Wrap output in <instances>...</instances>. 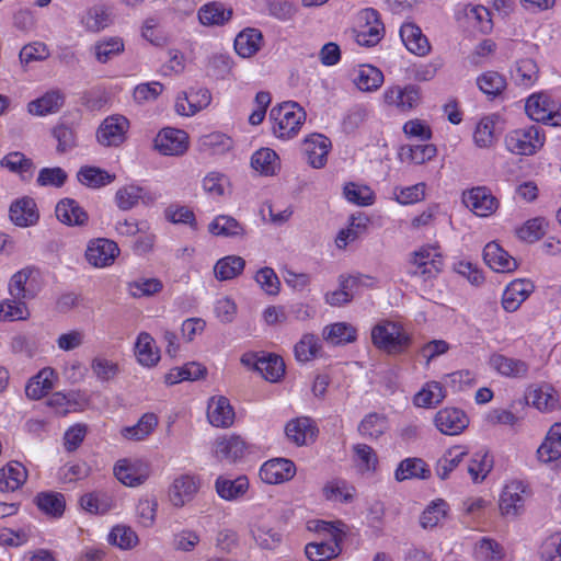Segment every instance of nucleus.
Segmentation results:
<instances>
[{"mask_svg": "<svg viewBox=\"0 0 561 561\" xmlns=\"http://www.w3.org/2000/svg\"><path fill=\"white\" fill-rule=\"evenodd\" d=\"M0 165L12 173L19 174L24 181L30 180L33 175L34 164L32 160L19 151L4 156L0 161Z\"/></svg>", "mask_w": 561, "mask_h": 561, "instance_id": "de8ad7c7", "label": "nucleus"}, {"mask_svg": "<svg viewBox=\"0 0 561 561\" xmlns=\"http://www.w3.org/2000/svg\"><path fill=\"white\" fill-rule=\"evenodd\" d=\"M382 99L387 106L408 113L421 103V90L414 84L391 85L383 91Z\"/></svg>", "mask_w": 561, "mask_h": 561, "instance_id": "1a4fd4ad", "label": "nucleus"}, {"mask_svg": "<svg viewBox=\"0 0 561 561\" xmlns=\"http://www.w3.org/2000/svg\"><path fill=\"white\" fill-rule=\"evenodd\" d=\"M483 260L497 273H510L517 268V261L496 242H489L484 247Z\"/></svg>", "mask_w": 561, "mask_h": 561, "instance_id": "b1692460", "label": "nucleus"}, {"mask_svg": "<svg viewBox=\"0 0 561 561\" xmlns=\"http://www.w3.org/2000/svg\"><path fill=\"white\" fill-rule=\"evenodd\" d=\"M255 369L268 381L279 380L285 373L282 357L273 354L260 356L255 360Z\"/></svg>", "mask_w": 561, "mask_h": 561, "instance_id": "8fccbe9b", "label": "nucleus"}, {"mask_svg": "<svg viewBox=\"0 0 561 561\" xmlns=\"http://www.w3.org/2000/svg\"><path fill=\"white\" fill-rule=\"evenodd\" d=\"M245 450V443L240 436H221L214 444V454L219 460L236 461Z\"/></svg>", "mask_w": 561, "mask_h": 561, "instance_id": "cd10ccee", "label": "nucleus"}, {"mask_svg": "<svg viewBox=\"0 0 561 561\" xmlns=\"http://www.w3.org/2000/svg\"><path fill=\"white\" fill-rule=\"evenodd\" d=\"M323 339L333 344L341 345L352 343L357 337V330L350 323L336 322L325 325L322 331Z\"/></svg>", "mask_w": 561, "mask_h": 561, "instance_id": "a19ab883", "label": "nucleus"}, {"mask_svg": "<svg viewBox=\"0 0 561 561\" xmlns=\"http://www.w3.org/2000/svg\"><path fill=\"white\" fill-rule=\"evenodd\" d=\"M64 103L62 95L57 91H50L43 96L31 101L27 104V111L32 115L45 116L57 112Z\"/></svg>", "mask_w": 561, "mask_h": 561, "instance_id": "09e8293b", "label": "nucleus"}, {"mask_svg": "<svg viewBox=\"0 0 561 561\" xmlns=\"http://www.w3.org/2000/svg\"><path fill=\"white\" fill-rule=\"evenodd\" d=\"M158 419L153 413L144 414L137 424L122 430L123 437L130 440H142L148 437L157 427Z\"/></svg>", "mask_w": 561, "mask_h": 561, "instance_id": "6e6d98bb", "label": "nucleus"}, {"mask_svg": "<svg viewBox=\"0 0 561 561\" xmlns=\"http://www.w3.org/2000/svg\"><path fill=\"white\" fill-rule=\"evenodd\" d=\"M201 488V480L194 474L176 477L169 488L168 496L174 507H183L192 502Z\"/></svg>", "mask_w": 561, "mask_h": 561, "instance_id": "ddd939ff", "label": "nucleus"}, {"mask_svg": "<svg viewBox=\"0 0 561 561\" xmlns=\"http://www.w3.org/2000/svg\"><path fill=\"white\" fill-rule=\"evenodd\" d=\"M11 221L19 227H31L39 219L38 209L32 197L23 196L15 199L9 209Z\"/></svg>", "mask_w": 561, "mask_h": 561, "instance_id": "aec40b11", "label": "nucleus"}, {"mask_svg": "<svg viewBox=\"0 0 561 561\" xmlns=\"http://www.w3.org/2000/svg\"><path fill=\"white\" fill-rule=\"evenodd\" d=\"M400 37L407 49L416 56H425L431 50L427 37L414 23L408 22L402 24L400 27Z\"/></svg>", "mask_w": 561, "mask_h": 561, "instance_id": "393cba45", "label": "nucleus"}, {"mask_svg": "<svg viewBox=\"0 0 561 561\" xmlns=\"http://www.w3.org/2000/svg\"><path fill=\"white\" fill-rule=\"evenodd\" d=\"M314 422L307 416L290 420L285 427V434L289 442L297 446L311 444L317 436Z\"/></svg>", "mask_w": 561, "mask_h": 561, "instance_id": "412c9836", "label": "nucleus"}, {"mask_svg": "<svg viewBox=\"0 0 561 561\" xmlns=\"http://www.w3.org/2000/svg\"><path fill=\"white\" fill-rule=\"evenodd\" d=\"M80 504L83 510L93 514H106L117 506L114 496L104 491L84 494L80 499Z\"/></svg>", "mask_w": 561, "mask_h": 561, "instance_id": "e433bc0d", "label": "nucleus"}, {"mask_svg": "<svg viewBox=\"0 0 561 561\" xmlns=\"http://www.w3.org/2000/svg\"><path fill=\"white\" fill-rule=\"evenodd\" d=\"M135 354L140 365L145 367L156 366L160 359V353L156 346L153 337L147 333L141 332L136 341Z\"/></svg>", "mask_w": 561, "mask_h": 561, "instance_id": "c9c22d12", "label": "nucleus"}, {"mask_svg": "<svg viewBox=\"0 0 561 561\" xmlns=\"http://www.w3.org/2000/svg\"><path fill=\"white\" fill-rule=\"evenodd\" d=\"M531 494L527 482L518 479L507 481L499 497L500 515L510 519L518 518L524 514L526 501Z\"/></svg>", "mask_w": 561, "mask_h": 561, "instance_id": "20e7f679", "label": "nucleus"}, {"mask_svg": "<svg viewBox=\"0 0 561 561\" xmlns=\"http://www.w3.org/2000/svg\"><path fill=\"white\" fill-rule=\"evenodd\" d=\"M234 410L228 398L224 396H214L207 403V420L219 428L230 427L234 422Z\"/></svg>", "mask_w": 561, "mask_h": 561, "instance_id": "6ab92c4d", "label": "nucleus"}, {"mask_svg": "<svg viewBox=\"0 0 561 561\" xmlns=\"http://www.w3.org/2000/svg\"><path fill=\"white\" fill-rule=\"evenodd\" d=\"M324 497L329 501L350 503L355 495V488L344 480H333L323 488Z\"/></svg>", "mask_w": 561, "mask_h": 561, "instance_id": "338daca9", "label": "nucleus"}, {"mask_svg": "<svg viewBox=\"0 0 561 561\" xmlns=\"http://www.w3.org/2000/svg\"><path fill=\"white\" fill-rule=\"evenodd\" d=\"M321 343L317 335L306 333L296 343L294 352L298 362L306 363L316 358L321 352Z\"/></svg>", "mask_w": 561, "mask_h": 561, "instance_id": "680f3d73", "label": "nucleus"}, {"mask_svg": "<svg viewBox=\"0 0 561 561\" xmlns=\"http://www.w3.org/2000/svg\"><path fill=\"white\" fill-rule=\"evenodd\" d=\"M208 230L214 236L238 237L244 233V229L234 218L230 216H217L208 226Z\"/></svg>", "mask_w": 561, "mask_h": 561, "instance_id": "69168bd1", "label": "nucleus"}, {"mask_svg": "<svg viewBox=\"0 0 561 561\" xmlns=\"http://www.w3.org/2000/svg\"><path fill=\"white\" fill-rule=\"evenodd\" d=\"M368 218L353 215L350 219V226L339 232L335 243L337 248H345L350 242L355 241L367 229Z\"/></svg>", "mask_w": 561, "mask_h": 561, "instance_id": "e2e57ef3", "label": "nucleus"}, {"mask_svg": "<svg viewBox=\"0 0 561 561\" xmlns=\"http://www.w3.org/2000/svg\"><path fill=\"white\" fill-rule=\"evenodd\" d=\"M251 535L262 549H275L280 542V535L273 527L255 522L251 524Z\"/></svg>", "mask_w": 561, "mask_h": 561, "instance_id": "052dcab7", "label": "nucleus"}, {"mask_svg": "<svg viewBox=\"0 0 561 561\" xmlns=\"http://www.w3.org/2000/svg\"><path fill=\"white\" fill-rule=\"evenodd\" d=\"M430 469L421 458H407L402 460L394 471V478L401 482L408 479H426Z\"/></svg>", "mask_w": 561, "mask_h": 561, "instance_id": "37998d69", "label": "nucleus"}, {"mask_svg": "<svg viewBox=\"0 0 561 561\" xmlns=\"http://www.w3.org/2000/svg\"><path fill=\"white\" fill-rule=\"evenodd\" d=\"M55 371L47 367L33 377L25 387V393L30 399L38 400L54 388Z\"/></svg>", "mask_w": 561, "mask_h": 561, "instance_id": "58836bf2", "label": "nucleus"}, {"mask_svg": "<svg viewBox=\"0 0 561 561\" xmlns=\"http://www.w3.org/2000/svg\"><path fill=\"white\" fill-rule=\"evenodd\" d=\"M232 16V10L221 2H209L198 10V20L206 26H221Z\"/></svg>", "mask_w": 561, "mask_h": 561, "instance_id": "473e14b6", "label": "nucleus"}, {"mask_svg": "<svg viewBox=\"0 0 561 561\" xmlns=\"http://www.w3.org/2000/svg\"><path fill=\"white\" fill-rule=\"evenodd\" d=\"M342 526L341 522L335 524L324 520L317 522L316 531L323 535V538L306 546V557L310 561H329L337 557L342 551L341 541L345 534Z\"/></svg>", "mask_w": 561, "mask_h": 561, "instance_id": "f03ea898", "label": "nucleus"}, {"mask_svg": "<svg viewBox=\"0 0 561 561\" xmlns=\"http://www.w3.org/2000/svg\"><path fill=\"white\" fill-rule=\"evenodd\" d=\"M545 134L538 126L530 125L508 131L504 142L506 149L518 156H533L545 145Z\"/></svg>", "mask_w": 561, "mask_h": 561, "instance_id": "39448f33", "label": "nucleus"}, {"mask_svg": "<svg viewBox=\"0 0 561 561\" xmlns=\"http://www.w3.org/2000/svg\"><path fill=\"white\" fill-rule=\"evenodd\" d=\"M215 489L222 500L237 501L248 492L249 480L245 476H240L236 479L220 476L216 479Z\"/></svg>", "mask_w": 561, "mask_h": 561, "instance_id": "c85d7f7f", "label": "nucleus"}, {"mask_svg": "<svg viewBox=\"0 0 561 561\" xmlns=\"http://www.w3.org/2000/svg\"><path fill=\"white\" fill-rule=\"evenodd\" d=\"M489 363L496 373L507 378H526L529 371V365L525 360L502 354H493Z\"/></svg>", "mask_w": 561, "mask_h": 561, "instance_id": "a878e982", "label": "nucleus"}, {"mask_svg": "<svg viewBox=\"0 0 561 561\" xmlns=\"http://www.w3.org/2000/svg\"><path fill=\"white\" fill-rule=\"evenodd\" d=\"M436 147L431 144L402 146L399 152L401 161L423 164L436 156Z\"/></svg>", "mask_w": 561, "mask_h": 561, "instance_id": "864d4df0", "label": "nucleus"}, {"mask_svg": "<svg viewBox=\"0 0 561 561\" xmlns=\"http://www.w3.org/2000/svg\"><path fill=\"white\" fill-rule=\"evenodd\" d=\"M331 141L321 134H312L304 141V151L308 163L316 169L322 168L327 163Z\"/></svg>", "mask_w": 561, "mask_h": 561, "instance_id": "4be33fe9", "label": "nucleus"}, {"mask_svg": "<svg viewBox=\"0 0 561 561\" xmlns=\"http://www.w3.org/2000/svg\"><path fill=\"white\" fill-rule=\"evenodd\" d=\"M270 118L274 136L287 140L300 131L306 121V112L298 103L288 101L274 106L270 112Z\"/></svg>", "mask_w": 561, "mask_h": 561, "instance_id": "7ed1b4c3", "label": "nucleus"}, {"mask_svg": "<svg viewBox=\"0 0 561 561\" xmlns=\"http://www.w3.org/2000/svg\"><path fill=\"white\" fill-rule=\"evenodd\" d=\"M445 398L446 391L443 385L432 380L425 382L414 394L413 404L417 408L432 409L442 403Z\"/></svg>", "mask_w": 561, "mask_h": 561, "instance_id": "2f4dec72", "label": "nucleus"}, {"mask_svg": "<svg viewBox=\"0 0 561 561\" xmlns=\"http://www.w3.org/2000/svg\"><path fill=\"white\" fill-rule=\"evenodd\" d=\"M527 400L539 411H551L559 403L557 390L549 383H542L530 390Z\"/></svg>", "mask_w": 561, "mask_h": 561, "instance_id": "f704fd0d", "label": "nucleus"}, {"mask_svg": "<svg viewBox=\"0 0 561 561\" xmlns=\"http://www.w3.org/2000/svg\"><path fill=\"white\" fill-rule=\"evenodd\" d=\"M30 317V311L23 299H4L0 302L1 321H21Z\"/></svg>", "mask_w": 561, "mask_h": 561, "instance_id": "774afa93", "label": "nucleus"}, {"mask_svg": "<svg viewBox=\"0 0 561 561\" xmlns=\"http://www.w3.org/2000/svg\"><path fill=\"white\" fill-rule=\"evenodd\" d=\"M37 507L51 517H60L66 507L62 494L57 492H41L35 497Z\"/></svg>", "mask_w": 561, "mask_h": 561, "instance_id": "5fc2aeb1", "label": "nucleus"}, {"mask_svg": "<svg viewBox=\"0 0 561 561\" xmlns=\"http://www.w3.org/2000/svg\"><path fill=\"white\" fill-rule=\"evenodd\" d=\"M128 129L129 121L125 116L110 115L96 129V140L103 147H119L126 140Z\"/></svg>", "mask_w": 561, "mask_h": 561, "instance_id": "6e6552de", "label": "nucleus"}, {"mask_svg": "<svg viewBox=\"0 0 561 561\" xmlns=\"http://www.w3.org/2000/svg\"><path fill=\"white\" fill-rule=\"evenodd\" d=\"M114 474L124 485L135 488L147 481L151 468L141 459H121L114 466Z\"/></svg>", "mask_w": 561, "mask_h": 561, "instance_id": "9d476101", "label": "nucleus"}, {"mask_svg": "<svg viewBox=\"0 0 561 561\" xmlns=\"http://www.w3.org/2000/svg\"><path fill=\"white\" fill-rule=\"evenodd\" d=\"M534 290V284L527 279L511 282L502 296V306L508 312L516 311Z\"/></svg>", "mask_w": 561, "mask_h": 561, "instance_id": "5701e85b", "label": "nucleus"}, {"mask_svg": "<svg viewBox=\"0 0 561 561\" xmlns=\"http://www.w3.org/2000/svg\"><path fill=\"white\" fill-rule=\"evenodd\" d=\"M147 195L148 194L144 187L135 184H128L117 190L115 194V202L119 209L129 210L134 208L139 201L145 202Z\"/></svg>", "mask_w": 561, "mask_h": 561, "instance_id": "bf43d9fd", "label": "nucleus"}, {"mask_svg": "<svg viewBox=\"0 0 561 561\" xmlns=\"http://www.w3.org/2000/svg\"><path fill=\"white\" fill-rule=\"evenodd\" d=\"M118 254L117 243L106 238L91 240L85 250L87 261L98 268L112 265Z\"/></svg>", "mask_w": 561, "mask_h": 561, "instance_id": "2eb2a0df", "label": "nucleus"}, {"mask_svg": "<svg viewBox=\"0 0 561 561\" xmlns=\"http://www.w3.org/2000/svg\"><path fill=\"white\" fill-rule=\"evenodd\" d=\"M78 181L92 188H100L111 184L115 180L114 174L96 167H83L77 174Z\"/></svg>", "mask_w": 561, "mask_h": 561, "instance_id": "13d9d810", "label": "nucleus"}, {"mask_svg": "<svg viewBox=\"0 0 561 561\" xmlns=\"http://www.w3.org/2000/svg\"><path fill=\"white\" fill-rule=\"evenodd\" d=\"M541 462H550L561 457V423H554L537 449Z\"/></svg>", "mask_w": 561, "mask_h": 561, "instance_id": "c756f323", "label": "nucleus"}, {"mask_svg": "<svg viewBox=\"0 0 561 561\" xmlns=\"http://www.w3.org/2000/svg\"><path fill=\"white\" fill-rule=\"evenodd\" d=\"M354 463L362 474L374 473L378 467V456L373 447L366 444H356L353 446Z\"/></svg>", "mask_w": 561, "mask_h": 561, "instance_id": "3c124183", "label": "nucleus"}, {"mask_svg": "<svg viewBox=\"0 0 561 561\" xmlns=\"http://www.w3.org/2000/svg\"><path fill=\"white\" fill-rule=\"evenodd\" d=\"M514 82L525 89L531 88L539 79V68L531 58H523L516 61L512 70Z\"/></svg>", "mask_w": 561, "mask_h": 561, "instance_id": "4c0bfd02", "label": "nucleus"}, {"mask_svg": "<svg viewBox=\"0 0 561 561\" xmlns=\"http://www.w3.org/2000/svg\"><path fill=\"white\" fill-rule=\"evenodd\" d=\"M371 343L389 355L404 354L412 344V335L401 322L382 319L371 329Z\"/></svg>", "mask_w": 561, "mask_h": 561, "instance_id": "f257e3e1", "label": "nucleus"}, {"mask_svg": "<svg viewBox=\"0 0 561 561\" xmlns=\"http://www.w3.org/2000/svg\"><path fill=\"white\" fill-rule=\"evenodd\" d=\"M252 168L262 175H274L280 168L277 153L270 148H261L251 157Z\"/></svg>", "mask_w": 561, "mask_h": 561, "instance_id": "ea45409f", "label": "nucleus"}, {"mask_svg": "<svg viewBox=\"0 0 561 561\" xmlns=\"http://www.w3.org/2000/svg\"><path fill=\"white\" fill-rule=\"evenodd\" d=\"M124 51V43L121 37H108L102 41H99L93 46V53L95 59L105 64L112 58L121 55Z\"/></svg>", "mask_w": 561, "mask_h": 561, "instance_id": "0e129e2a", "label": "nucleus"}, {"mask_svg": "<svg viewBox=\"0 0 561 561\" xmlns=\"http://www.w3.org/2000/svg\"><path fill=\"white\" fill-rule=\"evenodd\" d=\"M462 202L467 208L479 217H488L499 207V201L485 186H477L463 192Z\"/></svg>", "mask_w": 561, "mask_h": 561, "instance_id": "4468645a", "label": "nucleus"}, {"mask_svg": "<svg viewBox=\"0 0 561 561\" xmlns=\"http://www.w3.org/2000/svg\"><path fill=\"white\" fill-rule=\"evenodd\" d=\"M188 146L187 133L178 128L165 127L154 138V148L163 156H183Z\"/></svg>", "mask_w": 561, "mask_h": 561, "instance_id": "9b49d317", "label": "nucleus"}, {"mask_svg": "<svg viewBox=\"0 0 561 561\" xmlns=\"http://www.w3.org/2000/svg\"><path fill=\"white\" fill-rule=\"evenodd\" d=\"M35 271L30 267L14 273L9 280V294L14 299H33L38 291L34 277Z\"/></svg>", "mask_w": 561, "mask_h": 561, "instance_id": "a211bd4d", "label": "nucleus"}, {"mask_svg": "<svg viewBox=\"0 0 561 561\" xmlns=\"http://www.w3.org/2000/svg\"><path fill=\"white\" fill-rule=\"evenodd\" d=\"M263 36L257 28H245L234 39V49L243 58L254 56L262 46Z\"/></svg>", "mask_w": 561, "mask_h": 561, "instance_id": "72a5a7b5", "label": "nucleus"}, {"mask_svg": "<svg viewBox=\"0 0 561 561\" xmlns=\"http://www.w3.org/2000/svg\"><path fill=\"white\" fill-rule=\"evenodd\" d=\"M296 473L295 463L286 458L265 461L260 469V478L268 484H278L290 480Z\"/></svg>", "mask_w": 561, "mask_h": 561, "instance_id": "f3484780", "label": "nucleus"}, {"mask_svg": "<svg viewBox=\"0 0 561 561\" xmlns=\"http://www.w3.org/2000/svg\"><path fill=\"white\" fill-rule=\"evenodd\" d=\"M434 423L442 434L458 435L467 428L469 419L460 409L445 408L436 413Z\"/></svg>", "mask_w": 561, "mask_h": 561, "instance_id": "dca6fc26", "label": "nucleus"}, {"mask_svg": "<svg viewBox=\"0 0 561 561\" xmlns=\"http://www.w3.org/2000/svg\"><path fill=\"white\" fill-rule=\"evenodd\" d=\"M467 455L468 450L462 446L450 447L436 463L435 471L437 477L442 480L449 478L450 473Z\"/></svg>", "mask_w": 561, "mask_h": 561, "instance_id": "a18cd8bd", "label": "nucleus"}, {"mask_svg": "<svg viewBox=\"0 0 561 561\" xmlns=\"http://www.w3.org/2000/svg\"><path fill=\"white\" fill-rule=\"evenodd\" d=\"M245 267V261L239 255H227L218 260L214 274L218 280H230L238 277Z\"/></svg>", "mask_w": 561, "mask_h": 561, "instance_id": "c03bdc74", "label": "nucleus"}, {"mask_svg": "<svg viewBox=\"0 0 561 561\" xmlns=\"http://www.w3.org/2000/svg\"><path fill=\"white\" fill-rule=\"evenodd\" d=\"M55 213L57 219L67 226H84L89 220L87 211L72 198L61 199Z\"/></svg>", "mask_w": 561, "mask_h": 561, "instance_id": "bb28decb", "label": "nucleus"}, {"mask_svg": "<svg viewBox=\"0 0 561 561\" xmlns=\"http://www.w3.org/2000/svg\"><path fill=\"white\" fill-rule=\"evenodd\" d=\"M473 556L476 561H503L505 550L495 539L482 537L474 545Z\"/></svg>", "mask_w": 561, "mask_h": 561, "instance_id": "49530a36", "label": "nucleus"}, {"mask_svg": "<svg viewBox=\"0 0 561 561\" xmlns=\"http://www.w3.org/2000/svg\"><path fill=\"white\" fill-rule=\"evenodd\" d=\"M525 111L535 122L561 126V104L545 92L531 94L526 101Z\"/></svg>", "mask_w": 561, "mask_h": 561, "instance_id": "423d86ee", "label": "nucleus"}, {"mask_svg": "<svg viewBox=\"0 0 561 561\" xmlns=\"http://www.w3.org/2000/svg\"><path fill=\"white\" fill-rule=\"evenodd\" d=\"M36 528L30 524L18 529L2 528L0 529V545L20 547L36 537Z\"/></svg>", "mask_w": 561, "mask_h": 561, "instance_id": "4d7b16f0", "label": "nucleus"}, {"mask_svg": "<svg viewBox=\"0 0 561 561\" xmlns=\"http://www.w3.org/2000/svg\"><path fill=\"white\" fill-rule=\"evenodd\" d=\"M412 265V274L427 279L436 276L442 271L444 262L438 248L428 245L414 253Z\"/></svg>", "mask_w": 561, "mask_h": 561, "instance_id": "f8f14e48", "label": "nucleus"}, {"mask_svg": "<svg viewBox=\"0 0 561 561\" xmlns=\"http://www.w3.org/2000/svg\"><path fill=\"white\" fill-rule=\"evenodd\" d=\"M27 479V470L19 461H11L0 469V491L13 492L20 489Z\"/></svg>", "mask_w": 561, "mask_h": 561, "instance_id": "7c9ffc66", "label": "nucleus"}, {"mask_svg": "<svg viewBox=\"0 0 561 561\" xmlns=\"http://www.w3.org/2000/svg\"><path fill=\"white\" fill-rule=\"evenodd\" d=\"M353 80L360 91L371 92L378 90L383 83V73L374 66L364 65L355 71Z\"/></svg>", "mask_w": 561, "mask_h": 561, "instance_id": "79ce46f5", "label": "nucleus"}, {"mask_svg": "<svg viewBox=\"0 0 561 561\" xmlns=\"http://www.w3.org/2000/svg\"><path fill=\"white\" fill-rule=\"evenodd\" d=\"M383 32V24L375 9L367 8L359 12L358 24L355 31V39L358 45L375 46L381 41Z\"/></svg>", "mask_w": 561, "mask_h": 561, "instance_id": "0eeeda50", "label": "nucleus"}, {"mask_svg": "<svg viewBox=\"0 0 561 561\" xmlns=\"http://www.w3.org/2000/svg\"><path fill=\"white\" fill-rule=\"evenodd\" d=\"M449 511L448 503L443 499L432 501L423 511L420 517V525L424 529L436 527L446 518Z\"/></svg>", "mask_w": 561, "mask_h": 561, "instance_id": "603ef678", "label": "nucleus"}]
</instances>
